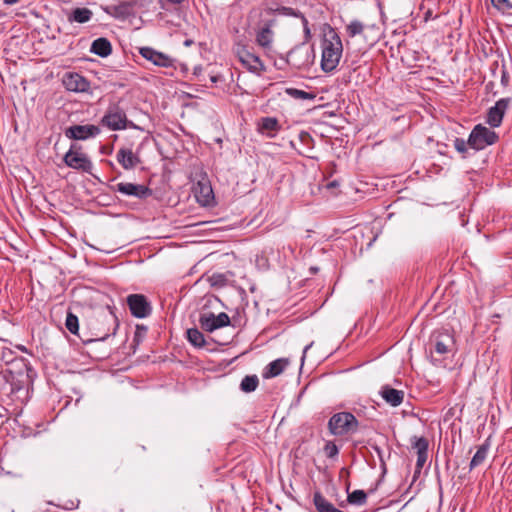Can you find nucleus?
Here are the masks:
<instances>
[{
  "mask_svg": "<svg viewBox=\"0 0 512 512\" xmlns=\"http://www.w3.org/2000/svg\"><path fill=\"white\" fill-rule=\"evenodd\" d=\"M321 69L330 73L336 69L343 53V43L337 31L328 26L321 40Z\"/></svg>",
  "mask_w": 512,
  "mask_h": 512,
  "instance_id": "f257e3e1",
  "label": "nucleus"
},
{
  "mask_svg": "<svg viewBox=\"0 0 512 512\" xmlns=\"http://www.w3.org/2000/svg\"><path fill=\"white\" fill-rule=\"evenodd\" d=\"M6 373L9 375L8 380L11 382V385L18 390L32 384L36 376V372L30 362L24 357L15 359L14 363L6 369Z\"/></svg>",
  "mask_w": 512,
  "mask_h": 512,
  "instance_id": "f03ea898",
  "label": "nucleus"
},
{
  "mask_svg": "<svg viewBox=\"0 0 512 512\" xmlns=\"http://www.w3.org/2000/svg\"><path fill=\"white\" fill-rule=\"evenodd\" d=\"M233 53L248 71L257 75L266 71V67L259 56L252 53L246 45L240 42L234 44Z\"/></svg>",
  "mask_w": 512,
  "mask_h": 512,
  "instance_id": "7ed1b4c3",
  "label": "nucleus"
},
{
  "mask_svg": "<svg viewBox=\"0 0 512 512\" xmlns=\"http://www.w3.org/2000/svg\"><path fill=\"white\" fill-rule=\"evenodd\" d=\"M498 139L499 136L495 131L482 124H477L469 134L468 145L469 148L479 151L495 144Z\"/></svg>",
  "mask_w": 512,
  "mask_h": 512,
  "instance_id": "20e7f679",
  "label": "nucleus"
},
{
  "mask_svg": "<svg viewBox=\"0 0 512 512\" xmlns=\"http://www.w3.org/2000/svg\"><path fill=\"white\" fill-rule=\"evenodd\" d=\"M287 63L299 70L308 69L315 60V51L305 43L295 46L287 54Z\"/></svg>",
  "mask_w": 512,
  "mask_h": 512,
  "instance_id": "39448f33",
  "label": "nucleus"
},
{
  "mask_svg": "<svg viewBox=\"0 0 512 512\" xmlns=\"http://www.w3.org/2000/svg\"><path fill=\"white\" fill-rule=\"evenodd\" d=\"M357 418H329V433L341 440H347L358 430Z\"/></svg>",
  "mask_w": 512,
  "mask_h": 512,
  "instance_id": "423d86ee",
  "label": "nucleus"
},
{
  "mask_svg": "<svg viewBox=\"0 0 512 512\" xmlns=\"http://www.w3.org/2000/svg\"><path fill=\"white\" fill-rule=\"evenodd\" d=\"M63 161L68 167L86 173H91L93 168L89 157L81 152V148L75 144L71 145L70 149L66 152Z\"/></svg>",
  "mask_w": 512,
  "mask_h": 512,
  "instance_id": "0eeeda50",
  "label": "nucleus"
},
{
  "mask_svg": "<svg viewBox=\"0 0 512 512\" xmlns=\"http://www.w3.org/2000/svg\"><path fill=\"white\" fill-rule=\"evenodd\" d=\"M456 351L454 336L447 330L436 331L431 337L430 352L439 355H447Z\"/></svg>",
  "mask_w": 512,
  "mask_h": 512,
  "instance_id": "6e6552de",
  "label": "nucleus"
},
{
  "mask_svg": "<svg viewBox=\"0 0 512 512\" xmlns=\"http://www.w3.org/2000/svg\"><path fill=\"white\" fill-rule=\"evenodd\" d=\"M101 124L112 131L126 129L128 119L125 111L118 105H110L101 118Z\"/></svg>",
  "mask_w": 512,
  "mask_h": 512,
  "instance_id": "1a4fd4ad",
  "label": "nucleus"
},
{
  "mask_svg": "<svg viewBox=\"0 0 512 512\" xmlns=\"http://www.w3.org/2000/svg\"><path fill=\"white\" fill-rule=\"evenodd\" d=\"M201 328L207 332H213L219 328L230 325V317L227 313L221 312L215 315L213 312L203 313L199 317Z\"/></svg>",
  "mask_w": 512,
  "mask_h": 512,
  "instance_id": "9d476101",
  "label": "nucleus"
},
{
  "mask_svg": "<svg viewBox=\"0 0 512 512\" xmlns=\"http://www.w3.org/2000/svg\"><path fill=\"white\" fill-rule=\"evenodd\" d=\"M115 192H118L125 196L135 197L137 199H147L152 196V190L142 184H134L130 182H119L113 187Z\"/></svg>",
  "mask_w": 512,
  "mask_h": 512,
  "instance_id": "9b49d317",
  "label": "nucleus"
},
{
  "mask_svg": "<svg viewBox=\"0 0 512 512\" xmlns=\"http://www.w3.org/2000/svg\"><path fill=\"white\" fill-rule=\"evenodd\" d=\"M101 133V129L97 125H72L65 129V136L72 140H87L95 138Z\"/></svg>",
  "mask_w": 512,
  "mask_h": 512,
  "instance_id": "f8f14e48",
  "label": "nucleus"
},
{
  "mask_svg": "<svg viewBox=\"0 0 512 512\" xmlns=\"http://www.w3.org/2000/svg\"><path fill=\"white\" fill-rule=\"evenodd\" d=\"M127 304L131 314L136 318H145L152 312L147 298L142 294H131L127 297Z\"/></svg>",
  "mask_w": 512,
  "mask_h": 512,
  "instance_id": "ddd939ff",
  "label": "nucleus"
},
{
  "mask_svg": "<svg viewBox=\"0 0 512 512\" xmlns=\"http://www.w3.org/2000/svg\"><path fill=\"white\" fill-rule=\"evenodd\" d=\"M139 53L143 58L158 67L175 68V59L163 52L157 51L151 47H141Z\"/></svg>",
  "mask_w": 512,
  "mask_h": 512,
  "instance_id": "4468645a",
  "label": "nucleus"
},
{
  "mask_svg": "<svg viewBox=\"0 0 512 512\" xmlns=\"http://www.w3.org/2000/svg\"><path fill=\"white\" fill-rule=\"evenodd\" d=\"M62 84L71 92L82 93L90 89V82L77 72H66L62 77Z\"/></svg>",
  "mask_w": 512,
  "mask_h": 512,
  "instance_id": "2eb2a0df",
  "label": "nucleus"
},
{
  "mask_svg": "<svg viewBox=\"0 0 512 512\" xmlns=\"http://www.w3.org/2000/svg\"><path fill=\"white\" fill-rule=\"evenodd\" d=\"M511 102V98H501L499 99L494 106L490 107L487 116L486 122L492 127H499L502 123L503 117L509 107Z\"/></svg>",
  "mask_w": 512,
  "mask_h": 512,
  "instance_id": "dca6fc26",
  "label": "nucleus"
},
{
  "mask_svg": "<svg viewBox=\"0 0 512 512\" xmlns=\"http://www.w3.org/2000/svg\"><path fill=\"white\" fill-rule=\"evenodd\" d=\"M275 20L266 21L256 33V43L264 50H269L272 47L274 40V32L272 30Z\"/></svg>",
  "mask_w": 512,
  "mask_h": 512,
  "instance_id": "f3484780",
  "label": "nucleus"
},
{
  "mask_svg": "<svg viewBox=\"0 0 512 512\" xmlns=\"http://www.w3.org/2000/svg\"><path fill=\"white\" fill-rule=\"evenodd\" d=\"M116 159L125 170H132L141 163L140 157L128 147H121L117 151Z\"/></svg>",
  "mask_w": 512,
  "mask_h": 512,
  "instance_id": "a211bd4d",
  "label": "nucleus"
},
{
  "mask_svg": "<svg viewBox=\"0 0 512 512\" xmlns=\"http://www.w3.org/2000/svg\"><path fill=\"white\" fill-rule=\"evenodd\" d=\"M25 418H6L1 422L2 426L6 429L12 428L15 433L21 437H30L36 434V431L29 426L25 425Z\"/></svg>",
  "mask_w": 512,
  "mask_h": 512,
  "instance_id": "6ab92c4d",
  "label": "nucleus"
},
{
  "mask_svg": "<svg viewBox=\"0 0 512 512\" xmlns=\"http://www.w3.org/2000/svg\"><path fill=\"white\" fill-rule=\"evenodd\" d=\"M491 447V436L487 437L485 441L476 447V452L473 455L470 464L469 470L472 471L475 468L482 466L488 458L489 451Z\"/></svg>",
  "mask_w": 512,
  "mask_h": 512,
  "instance_id": "aec40b11",
  "label": "nucleus"
},
{
  "mask_svg": "<svg viewBox=\"0 0 512 512\" xmlns=\"http://www.w3.org/2000/svg\"><path fill=\"white\" fill-rule=\"evenodd\" d=\"M280 129L281 125L275 117H263L257 124L258 133L265 135L268 138H274Z\"/></svg>",
  "mask_w": 512,
  "mask_h": 512,
  "instance_id": "412c9836",
  "label": "nucleus"
},
{
  "mask_svg": "<svg viewBox=\"0 0 512 512\" xmlns=\"http://www.w3.org/2000/svg\"><path fill=\"white\" fill-rule=\"evenodd\" d=\"M379 394L382 399L391 406H399L404 400V391L395 389L390 385L381 387Z\"/></svg>",
  "mask_w": 512,
  "mask_h": 512,
  "instance_id": "4be33fe9",
  "label": "nucleus"
},
{
  "mask_svg": "<svg viewBox=\"0 0 512 512\" xmlns=\"http://www.w3.org/2000/svg\"><path fill=\"white\" fill-rule=\"evenodd\" d=\"M288 365L289 360L287 358L276 359L265 367L262 375L265 379L277 377L286 369Z\"/></svg>",
  "mask_w": 512,
  "mask_h": 512,
  "instance_id": "5701e85b",
  "label": "nucleus"
},
{
  "mask_svg": "<svg viewBox=\"0 0 512 512\" xmlns=\"http://www.w3.org/2000/svg\"><path fill=\"white\" fill-rule=\"evenodd\" d=\"M133 6L129 2H122L117 5H111L107 8V13L114 18L125 20L132 14Z\"/></svg>",
  "mask_w": 512,
  "mask_h": 512,
  "instance_id": "b1692460",
  "label": "nucleus"
},
{
  "mask_svg": "<svg viewBox=\"0 0 512 512\" xmlns=\"http://www.w3.org/2000/svg\"><path fill=\"white\" fill-rule=\"evenodd\" d=\"M90 51L100 57H107L112 53V45L107 38H97L92 42Z\"/></svg>",
  "mask_w": 512,
  "mask_h": 512,
  "instance_id": "393cba45",
  "label": "nucleus"
},
{
  "mask_svg": "<svg viewBox=\"0 0 512 512\" xmlns=\"http://www.w3.org/2000/svg\"><path fill=\"white\" fill-rule=\"evenodd\" d=\"M195 196L201 205H209L214 198L211 185L199 182L195 191Z\"/></svg>",
  "mask_w": 512,
  "mask_h": 512,
  "instance_id": "a878e982",
  "label": "nucleus"
},
{
  "mask_svg": "<svg viewBox=\"0 0 512 512\" xmlns=\"http://www.w3.org/2000/svg\"><path fill=\"white\" fill-rule=\"evenodd\" d=\"M93 12L88 8H76L68 16L69 22L86 23L91 20Z\"/></svg>",
  "mask_w": 512,
  "mask_h": 512,
  "instance_id": "bb28decb",
  "label": "nucleus"
},
{
  "mask_svg": "<svg viewBox=\"0 0 512 512\" xmlns=\"http://www.w3.org/2000/svg\"><path fill=\"white\" fill-rule=\"evenodd\" d=\"M187 340L191 345L196 348H202L206 345V341L204 335L197 328H190L186 332Z\"/></svg>",
  "mask_w": 512,
  "mask_h": 512,
  "instance_id": "cd10ccee",
  "label": "nucleus"
},
{
  "mask_svg": "<svg viewBox=\"0 0 512 512\" xmlns=\"http://www.w3.org/2000/svg\"><path fill=\"white\" fill-rule=\"evenodd\" d=\"M368 494L364 490H355L351 493L348 492L347 502L351 505H364L367 502Z\"/></svg>",
  "mask_w": 512,
  "mask_h": 512,
  "instance_id": "c85d7f7f",
  "label": "nucleus"
},
{
  "mask_svg": "<svg viewBox=\"0 0 512 512\" xmlns=\"http://www.w3.org/2000/svg\"><path fill=\"white\" fill-rule=\"evenodd\" d=\"M258 384L259 380L256 375H247L242 379L240 388L243 392L250 393L256 390Z\"/></svg>",
  "mask_w": 512,
  "mask_h": 512,
  "instance_id": "c756f323",
  "label": "nucleus"
},
{
  "mask_svg": "<svg viewBox=\"0 0 512 512\" xmlns=\"http://www.w3.org/2000/svg\"><path fill=\"white\" fill-rule=\"evenodd\" d=\"M285 93L288 96L298 100H313L315 98L314 94L297 88H286Z\"/></svg>",
  "mask_w": 512,
  "mask_h": 512,
  "instance_id": "7c9ffc66",
  "label": "nucleus"
},
{
  "mask_svg": "<svg viewBox=\"0 0 512 512\" xmlns=\"http://www.w3.org/2000/svg\"><path fill=\"white\" fill-rule=\"evenodd\" d=\"M411 446L416 450V453H427L429 442L425 437L413 436L411 437Z\"/></svg>",
  "mask_w": 512,
  "mask_h": 512,
  "instance_id": "2f4dec72",
  "label": "nucleus"
},
{
  "mask_svg": "<svg viewBox=\"0 0 512 512\" xmlns=\"http://www.w3.org/2000/svg\"><path fill=\"white\" fill-rule=\"evenodd\" d=\"M365 25L359 20H353L346 26V34L348 37L353 38L361 35L364 31Z\"/></svg>",
  "mask_w": 512,
  "mask_h": 512,
  "instance_id": "473e14b6",
  "label": "nucleus"
},
{
  "mask_svg": "<svg viewBox=\"0 0 512 512\" xmlns=\"http://www.w3.org/2000/svg\"><path fill=\"white\" fill-rule=\"evenodd\" d=\"M65 326L70 333L78 335L79 320L78 317L72 312L67 313Z\"/></svg>",
  "mask_w": 512,
  "mask_h": 512,
  "instance_id": "72a5a7b5",
  "label": "nucleus"
},
{
  "mask_svg": "<svg viewBox=\"0 0 512 512\" xmlns=\"http://www.w3.org/2000/svg\"><path fill=\"white\" fill-rule=\"evenodd\" d=\"M491 3L500 12L512 15V0H491Z\"/></svg>",
  "mask_w": 512,
  "mask_h": 512,
  "instance_id": "f704fd0d",
  "label": "nucleus"
},
{
  "mask_svg": "<svg viewBox=\"0 0 512 512\" xmlns=\"http://www.w3.org/2000/svg\"><path fill=\"white\" fill-rule=\"evenodd\" d=\"M19 358V356H15L14 351L10 348H3L1 351L0 359L7 365V368L14 363L15 359Z\"/></svg>",
  "mask_w": 512,
  "mask_h": 512,
  "instance_id": "c9c22d12",
  "label": "nucleus"
},
{
  "mask_svg": "<svg viewBox=\"0 0 512 512\" xmlns=\"http://www.w3.org/2000/svg\"><path fill=\"white\" fill-rule=\"evenodd\" d=\"M274 12L279 15L292 16L297 18H299L302 15V13L299 10L285 6L278 7L277 9L274 10Z\"/></svg>",
  "mask_w": 512,
  "mask_h": 512,
  "instance_id": "e433bc0d",
  "label": "nucleus"
},
{
  "mask_svg": "<svg viewBox=\"0 0 512 512\" xmlns=\"http://www.w3.org/2000/svg\"><path fill=\"white\" fill-rule=\"evenodd\" d=\"M323 450L328 458H335L339 454V448L333 441H327L324 445Z\"/></svg>",
  "mask_w": 512,
  "mask_h": 512,
  "instance_id": "4c0bfd02",
  "label": "nucleus"
},
{
  "mask_svg": "<svg viewBox=\"0 0 512 512\" xmlns=\"http://www.w3.org/2000/svg\"><path fill=\"white\" fill-rule=\"evenodd\" d=\"M453 146L457 152L465 154L467 152V148L469 147L468 140L466 141L463 138L456 137L453 141Z\"/></svg>",
  "mask_w": 512,
  "mask_h": 512,
  "instance_id": "58836bf2",
  "label": "nucleus"
},
{
  "mask_svg": "<svg viewBox=\"0 0 512 512\" xmlns=\"http://www.w3.org/2000/svg\"><path fill=\"white\" fill-rule=\"evenodd\" d=\"M428 459L427 453H417L416 472H420Z\"/></svg>",
  "mask_w": 512,
  "mask_h": 512,
  "instance_id": "ea45409f",
  "label": "nucleus"
},
{
  "mask_svg": "<svg viewBox=\"0 0 512 512\" xmlns=\"http://www.w3.org/2000/svg\"><path fill=\"white\" fill-rule=\"evenodd\" d=\"M147 328L144 325H137L134 334V342L139 343L141 339L146 335Z\"/></svg>",
  "mask_w": 512,
  "mask_h": 512,
  "instance_id": "a19ab883",
  "label": "nucleus"
},
{
  "mask_svg": "<svg viewBox=\"0 0 512 512\" xmlns=\"http://www.w3.org/2000/svg\"><path fill=\"white\" fill-rule=\"evenodd\" d=\"M299 18L301 19L302 24H303V31H304V34H305V39L309 40L311 38V31H310V28H309L308 20H307V18L303 14Z\"/></svg>",
  "mask_w": 512,
  "mask_h": 512,
  "instance_id": "79ce46f5",
  "label": "nucleus"
},
{
  "mask_svg": "<svg viewBox=\"0 0 512 512\" xmlns=\"http://www.w3.org/2000/svg\"><path fill=\"white\" fill-rule=\"evenodd\" d=\"M463 408H464V406H459V405L457 404V405H455L454 407H451V408L447 411V413H446V415H445V416L450 417V416H455V414H457V413L462 414V413H463Z\"/></svg>",
  "mask_w": 512,
  "mask_h": 512,
  "instance_id": "37998d69",
  "label": "nucleus"
},
{
  "mask_svg": "<svg viewBox=\"0 0 512 512\" xmlns=\"http://www.w3.org/2000/svg\"><path fill=\"white\" fill-rule=\"evenodd\" d=\"M299 139L302 141V142H306L307 140H310L311 139V136L309 135V133L307 132H300L299 134Z\"/></svg>",
  "mask_w": 512,
  "mask_h": 512,
  "instance_id": "c03bdc74",
  "label": "nucleus"
},
{
  "mask_svg": "<svg viewBox=\"0 0 512 512\" xmlns=\"http://www.w3.org/2000/svg\"><path fill=\"white\" fill-rule=\"evenodd\" d=\"M313 345V342H311L310 344L306 345L303 349V354H302V362L304 361L305 357H306V354H307V351L312 347Z\"/></svg>",
  "mask_w": 512,
  "mask_h": 512,
  "instance_id": "a18cd8bd",
  "label": "nucleus"
},
{
  "mask_svg": "<svg viewBox=\"0 0 512 512\" xmlns=\"http://www.w3.org/2000/svg\"><path fill=\"white\" fill-rule=\"evenodd\" d=\"M333 416H345V417H348V416H353V414L351 412L343 411V412L335 413Z\"/></svg>",
  "mask_w": 512,
  "mask_h": 512,
  "instance_id": "49530a36",
  "label": "nucleus"
},
{
  "mask_svg": "<svg viewBox=\"0 0 512 512\" xmlns=\"http://www.w3.org/2000/svg\"><path fill=\"white\" fill-rule=\"evenodd\" d=\"M508 80H509V77H508L507 73H506V72H503L502 77H501V82H502L503 84H507V83H508Z\"/></svg>",
  "mask_w": 512,
  "mask_h": 512,
  "instance_id": "de8ad7c7",
  "label": "nucleus"
},
{
  "mask_svg": "<svg viewBox=\"0 0 512 512\" xmlns=\"http://www.w3.org/2000/svg\"><path fill=\"white\" fill-rule=\"evenodd\" d=\"M20 0H3V2L6 4V5H14L16 3H18Z\"/></svg>",
  "mask_w": 512,
  "mask_h": 512,
  "instance_id": "09e8293b",
  "label": "nucleus"
},
{
  "mask_svg": "<svg viewBox=\"0 0 512 512\" xmlns=\"http://www.w3.org/2000/svg\"><path fill=\"white\" fill-rule=\"evenodd\" d=\"M336 186H338V182L336 180H334V181H332V182L327 184L328 188H334Z\"/></svg>",
  "mask_w": 512,
  "mask_h": 512,
  "instance_id": "8fccbe9b",
  "label": "nucleus"
},
{
  "mask_svg": "<svg viewBox=\"0 0 512 512\" xmlns=\"http://www.w3.org/2000/svg\"><path fill=\"white\" fill-rule=\"evenodd\" d=\"M113 321H114V323H115V327L113 328V331H112V333H111V334H112V335H115V333H116V329H117V327H118L117 318H116V317H113Z\"/></svg>",
  "mask_w": 512,
  "mask_h": 512,
  "instance_id": "3c124183",
  "label": "nucleus"
},
{
  "mask_svg": "<svg viewBox=\"0 0 512 512\" xmlns=\"http://www.w3.org/2000/svg\"><path fill=\"white\" fill-rule=\"evenodd\" d=\"M192 43H193V41H192V40H186V41L184 42V45H185V46H190Z\"/></svg>",
  "mask_w": 512,
  "mask_h": 512,
  "instance_id": "603ef678",
  "label": "nucleus"
},
{
  "mask_svg": "<svg viewBox=\"0 0 512 512\" xmlns=\"http://www.w3.org/2000/svg\"><path fill=\"white\" fill-rule=\"evenodd\" d=\"M216 278H221V279H222V278H223V275L218 274V275H213V276H212V279H216Z\"/></svg>",
  "mask_w": 512,
  "mask_h": 512,
  "instance_id": "864d4df0",
  "label": "nucleus"
},
{
  "mask_svg": "<svg viewBox=\"0 0 512 512\" xmlns=\"http://www.w3.org/2000/svg\"><path fill=\"white\" fill-rule=\"evenodd\" d=\"M110 336L109 333H106L104 336L100 337V340H105L106 338H108Z\"/></svg>",
  "mask_w": 512,
  "mask_h": 512,
  "instance_id": "5fc2aeb1",
  "label": "nucleus"
},
{
  "mask_svg": "<svg viewBox=\"0 0 512 512\" xmlns=\"http://www.w3.org/2000/svg\"><path fill=\"white\" fill-rule=\"evenodd\" d=\"M18 348L22 351H27V349L24 346H19Z\"/></svg>",
  "mask_w": 512,
  "mask_h": 512,
  "instance_id": "6e6d98bb",
  "label": "nucleus"
},
{
  "mask_svg": "<svg viewBox=\"0 0 512 512\" xmlns=\"http://www.w3.org/2000/svg\"><path fill=\"white\" fill-rule=\"evenodd\" d=\"M84 343L92 342V339L83 340Z\"/></svg>",
  "mask_w": 512,
  "mask_h": 512,
  "instance_id": "4d7b16f0",
  "label": "nucleus"
}]
</instances>
